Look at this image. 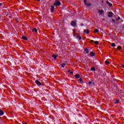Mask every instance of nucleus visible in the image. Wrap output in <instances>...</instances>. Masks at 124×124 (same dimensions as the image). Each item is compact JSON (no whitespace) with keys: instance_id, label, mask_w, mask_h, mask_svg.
<instances>
[{"instance_id":"1","label":"nucleus","mask_w":124,"mask_h":124,"mask_svg":"<svg viewBox=\"0 0 124 124\" xmlns=\"http://www.w3.org/2000/svg\"><path fill=\"white\" fill-rule=\"evenodd\" d=\"M53 5L54 6H60L61 5V2L58 0H57L55 1V2L54 3Z\"/></svg>"},{"instance_id":"2","label":"nucleus","mask_w":124,"mask_h":124,"mask_svg":"<svg viewBox=\"0 0 124 124\" xmlns=\"http://www.w3.org/2000/svg\"><path fill=\"white\" fill-rule=\"evenodd\" d=\"M35 83L38 86H42L43 85L42 83H41V82H40V81H39L38 80H36L35 81Z\"/></svg>"},{"instance_id":"3","label":"nucleus","mask_w":124,"mask_h":124,"mask_svg":"<svg viewBox=\"0 0 124 124\" xmlns=\"http://www.w3.org/2000/svg\"><path fill=\"white\" fill-rule=\"evenodd\" d=\"M113 13L112 12H108V17L109 18H111L113 16Z\"/></svg>"},{"instance_id":"4","label":"nucleus","mask_w":124,"mask_h":124,"mask_svg":"<svg viewBox=\"0 0 124 124\" xmlns=\"http://www.w3.org/2000/svg\"><path fill=\"white\" fill-rule=\"evenodd\" d=\"M107 4H108V6H109L110 7H112V6H113V4L110 3L109 1H107Z\"/></svg>"},{"instance_id":"5","label":"nucleus","mask_w":124,"mask_h":124,"mask_svg":"<svg viewBox=\"0 0 124 124\" xmlns=\"http://www.w3.org/2000/svg\"><path fill=\"white\" fill-rule=\"evenodd\" d=\"M98 12H99V14L100 15H102V14H103V12H104V11L103 10H98Z\"/></svg>"},{"instance_id":"6","label":"nucleus","mask_w":124,"mask_h":124,"mask_svg":"<svg viewBox=\"0 0 124 124\" xmlns=\"http://www.w3.org/2000/svg\"><path fill=\"white\" fill-rule=\"evenodd\" d=\"M71 24L73 26V27H75V26H76V23H75V21H72L71 23Z\"/></svg>"},{"instance_id":"7","label":"nucleus","mask_w":124,"mask_h":124,"mask_svg":"<svg viewBox=\"0 0 124 124\" xmlns=\"http://www.w3.org/2000/svg\"><path fill=\"white\" fill-rule=\"evenodd\" d=\"M84 32L85 33H86V34H89L90 33V31L88 30H84Z\"/></svg>"},{"instance_id":"8","label":"nucleus","mask_w":124,"mask_h":124,"mask_svg":"<svg viewBox=\"0 0 124 124\" xmlns=\"http://www.w3.org/2000/svg\"><path fill=\"white\" fill-rule=\"evenodd\" d=\"M51 12H53V11H54L55 10V6L53 5H51Z\"/></svg>"},{"instance_id":"9","label":"nucleus","mask_w":124,"mask_h":124,"mask_svg":"<svg viewBox=\"0 0 124 124\" xmlns=\"http://www.w3.org/2000/svg\"><path fill=\"white\" fill-rule=\"evenodd\" d=\"M90 55L91 57H94V56H95V54L92 51L90 52Z\"/></svg>"},{"instance_id":"10","label":"nucleus","mask_w":124,"mask_h":124,"mask_svg":"<svg viewBox=\"0 0 124 124\" xmlns=\"http://www.w3.org/2000/svg\"><path fill=\"white\" fill-rule=\"evenodd\" d=\"M32 31L33 32H37V29H36V28H33L32 30Z\"/></svg>"},{"instance_id":"11","label":"nucleus","mask_w":124,"mask_h":124,"mask_svg":"<svg viewBox=\"0 0 124 124\" xmlns=\"http://www.w3.org/2000/svg\"><path fill=\"white\" fill-rule=\"evenodd\" d=\"M52 58H53L54 60H57V58H58V55H52Z\"/></svg>"},{"instance_id":"12","label":"nucleus","mask_w":124,"mask_h":124,"mask_svg":"<svg viewBox=\"0 0 124 124\" xmlns=\"http://www.w3.org/2000/svg\"><path fill=\"white\" fill-rule=\"evenodd\" d=\"M3 114H4V112H3V111L2 110L0 109V116H2V115H3Z\"/></svg>"},{"instance_id":"13","label":"nucleus","mask_w":124,"mask_h":124,"mask_svg":"<svg viewBox=\"0 0 124 124\" xmlns=\"http://www.w3.org/2000/svg\"><path fill=\"white\" fill-rule=\"evenodd\" d=\"M22 38V39H24V40H28V38L25 36H23Z\"/></svg>"},{"instance_id":"14","label":"nucleus","mask_w":124,"mask_h":124,"mask_svg":"<svg viewBox=\"0 0 124 124\" xmlns=\"http://www.w3.org/2000/svg\"><path fill=\"white\" fill-rule=\"evenodd\" d=\"M84 51L86 52V54H89V49L88 48L84 49Z\"/></svg>"},{"instance_id":"15","label":"nucleus","mask_w":124,"mask_h":124,"mask_svg":"<svg viewBox=\"0 0 124 124\" xmlns=\"http://www.w3.org/2000/svg\"><path fill=\"white\" fill-rule=\"evenodd\" d=\"M94 45H98V44H99V42L97 41H95L94 42Z\"/></svg>"},{"instance_id":"16","label":"nucleus","mask_w":124,"mask_h":124,"mask_svg":"<svg viewBox=\"0 0 124 124\" xmlns=\"http://www.w3.org/2000/svg\"><path fill=\"white\" fill-rule=\"evenodd\" d=\"M75 78H80V75L79 74H76L75 76Z\"/></svg>"},{"instance_id":"17","label":"nucleus","mask_w":124,"mask_h":124,"mask_svg":"<svg viewBox=\"0 0 124 124\" xmlns=\"http://www.w3.org/2000/svg\"><path fill=\"white\" fill-rule=\"evenodd\" d=\"M98 31H99L98 29H95L94 31V33H97V32H98Z\"/></svg>"},{"instance_id":"18","label":"nucleus","mask_w":124,"mask_h":124,"mask_svg":"<svg viewBox=\"0 0 124 124\" xmlns=\"http://www.w3.org/2000/svg\"><path fill=\"white\" fill-rule=\"evenodd\" d=\"M77 38H78L79 40H81V39H82V37H81V36H80V35H78Z\"/></svg>"},{"instance_id":"19","label":"nucleus","mask_w":124,"mask_h":124,"mask_svg":"<svg viewBox=\"0 0 124 124\" xmlns=\"http://www.w3.org/2000/svg\"><path fill=\"white\" fill-rule=\"evenodd\" d=\"M110 63V62L108 61H105V64L107 65H108Z\"/></svg>"},{"instance_id":"20","label":"nucleus","mask_w":124,"mask_h":124,"mask_svg":"<svg viewBox=\"0 0 124 124\" xmlns=\"http://www.w3.org/2000/svg\"><path fill=\"white\" fill-rule=\"evenodd\" d=\"M91 70H93V71H95V68L94 67H93L91 68Z\"/></svg>"},{"instance_id":"21","label":"nucleus","mask_w":124,"mask_h":124,"mask_svg":"<svg viewBox=\"0 0 124 124\" xmlns=\"http://www.w3.org/2000/svg\"><path fill=\"white\" fill-rule=\"evenodd\" d=\"M66 64L65 63H62V65H61V66L62 67H64V66H65Z\"/></svg>"},{"instance_id":"22","label":"nucleus","mask_w":124,"mask_h":124,"mask_svg":"<svg viewBox=\"0 0 124 124\" xmlns=\"http://www.w3.org/2000/svg\"><path fill=\"white\" fill-rule=\"evenodd\" d=\"M115 46H116V44H115V43L111 44V47H115Z\"/></svg>"},{"instance_id":"23","label":"nucleus","mask_w":124,"mask_h":124,"mask_svg":"<svg viewBox=\"0 0 124 124\" xmlns=\"http://www.w3.org/2000/svg\"><path fill=\"white\" fill-rule=\"evenodd\" d=\"M117 49H118V50H121V49H122V46H118L117 47Z\"/></svg>"},{"instance_id":"24","label":"nucleus","mask_w":124,"mask_h":124,"mask_svg":"<svg viewBox=\"0 0 124 124\" xmlns=\"http://www.w3.org/2000/svg\"><path fill=\"white\" fill-rule=\"evenodd\" d=\"M78 81L81 83H82V82H83V79L80 78L79 79H78Z\"/></svg>"},{"instance_id":"25","label":"nucleus","mask_w":124,"mask_h":124,"mask_svg":"<svg viewBox=\"0 0 124 124\" xmlns=\"http://www.w3.org/2000/svg\"><path fill=\"white\" fill-rule=\"evenodd\" d=\"M114 103L115 104L119 103V100H116L114 101Z\"/></svg>"},{"instance_id":"26","label":"nucleus","mask_w":124,"mask_h":124,"mask_svg":"<svg viewBox=\"0 0 124 124\" xmlns=\"http://www.w3.org/2000/svg\"><path fill=\"white\" fill-rule=\"evenodd\" d=\"M119 20H121V17H118L117 18H116V21H119Z\"/></svg>"},{"instance_id":"27","label":"nucleus","mask_w":124,"mask_h":124,"mask_svg":"<svg viewBox=\"0 0 124 124\" xmlns=\"http://www.w3.org/2000/svg\"><path fill=\"white\" fill-rule=\"evenodd\" d=\"M94 41L92 40H90V43H91V44H93V43Z\"/></svg>"},{"instance_id":"28","label":"nucleus","mask_w":124,"mask_h":124,"mask_svg":"<svg viewBox=\"0 0 124 124\" xmlns=\"http://www.w3.org/2000/svg\"><path fill=\"white\" fill-rule=\"evenodd\" d=\"M112 22H114V23H116V20L114 18H112L111 20Z\"/></svg>"},{"instance_id":"29","label":"nucleus","mask_w":124,"mask_h":124,"mask_svg":"<svg viewBox=\"0 0 124 124\" xmlns=\"http://www.w3.org/2000/svg\"><path fill=\"white\" fill-rule=\"evenodd\" d=\"M76 33V31L75 30H74L73 31V33L74 35V34H75Z\"/></svg>"},{"instance_id":"30","label":"nucleus","mask_w":124,"mask_h":124,"mask_svg":"<svg viewBox=\"0 0 124 124\" xmlns=\"http://www.w3.org/2000/svg\"><path fill=\"white\" fill-rule=\"evenodd\" d=\"M84 2L85 5H86V4H87V1H86V0H84Z\"/></svg>"},{"instance_id":"31","label":"nucleus","mask_w":124,"mask_h":124,"mask_svg":"<svg viewBox=\"0 0 124 124\" xmlns=\"http://www.w3.org/2000/svg\"><path fill=\"white\" fill-rule=\"evenodd\" d=\"M86 5H87V6H91L92 5V4H87Z\"/></svg>"},{"instance_id":"32","label":"nucleus","mask_w":124,"mask_h":124,"mask_svg":"<svg viewBox=\"0 0 124 124\" xmlns=\"http://www.w3.org/2000/svg\"><path fill=\"white\" fill-rule=\"evenodd\" d=\"M92 81H89V82H88V83H89V85H92Z\"/></svg>"},{"instance_id":"33","label":"nucleus","mask_w":124,"mask_h":124,"mask_svg":"<svg viewBox=\"0 0 124 124\" xmlns=\"http://www.w3.org/2000/svg\"><path fill=\"white\" fill-rule=\"evenodd\" d=\"M112 80H113V81L114 82H115V81H116V79H115V78H113Z\"/></svg>"},{"instance_id":"34","label":"nucleus","mask_w":124,"mask_h":124,"mask_svg":"<svg viewBox=\"0 0 124 124\" xmlns=\"http://www.w3.org/2000/svg\"><path fill=\"white\" fill-rule=\"evenodd\" d=\"M22 124H27V123H26V122H23Z\"/></svg>"},{"instance_id":"35","label":"nucleus","mask_w":124,"mask_h":124,"mask_svg":"<svg viewBox=\"0 0 124 124\" xmlns=\"http://www.w3.org/2000/svg\"><path fill=\"white\" fill-rule=\"evenodd\" d=\"M122 67H123V68H124V65H122Z\"/></svg>"},{"instance_id":"36","label":"nucleus","mask_w":124,"mask_h":124,"mask_svg":"<svg viewBox=\"0 0 124 124\" xmlns=\"http://www.w3.org/2000/svg\"><path fill=\"white\" fill-rule=\"evenodd\" d=\"M70 73L71 74H73V72H71Z\"/></svg>"},{"instance_id":"37","label":"nucleus","mask_w":124,"mask_h":124,"mask_svg":"<svg viewBox=\"0 0 124 124\" xmlns=\"http://www.w3.org/2000/svg\"><path fill=\"white\" fill-rule=\"evenodd\" d=\"M92 85H94V82H92Z\"/></svg>"},{"instance_id":"38","label":"nucleus","mask_w":124,"mask_h":124,"mask_svg":"<svg viewBox=\"0 0 124 124\" xmlns=\"http://www.w3.org/2000/svg\"><path fill=\"white\" fill-rule=\"evenodd\" d=\"M102 2L103 3L104 2V0H102Z\"/></svg>"},{"instance_id":"39","label":"nucleus","mask_w":124,"mask_h":124,"mask_svg":"<svg viewBox=\"0 0 124 124\" xmlns=\"http://www.w3.org/2000/svg\"><path fill=\"white\" fill-rule=\"evenodd\" d=\"M68 72H70V73L71 72H70V70H68Z\"/></svg>"},{"instance_id":"40","label":"nucleus","mask_w":124,"mask_h":124,"mask_svg":"<svg viewBox=\"0 0 124 124\" xmlns=\"http://www.w3.org/2000/svg\"><path fill=\"white\" fill-rule=\"evenodd\" d=\"M1 4H2L0 3V6H1Z\"/></svg>"},{"instance_id":"41","label":"nucleus","mask_w":124,"mask_h":124,"mask_svg":"<svg viewBox=\"0 0 124 124\" xmlns=\"http://www.w3.org/2000/svg\"><path fill=\"white\" fill-rule=\"evenodd\" d=\"M112 78H114V76H111Z\"/></svg>"},{"instance_id":"42","label":"nucleus","mask_w":124,"mask_h":124,"mask_svg":"<svg viewBox=\"0 0 124 124\" xmlns=\"http://www.w3.org/2000/svg\"><path fill=\"white\" fill-rule=\"evenodd\" d=\"M122 124H124V122H123V123H122Z\"/></svg>"},{"instance_id":"43","label":"nucleus","mask_w":124,"mask_h":124,"mask_svg":"<svg viewBox=\"0 0 124 124\" xmlns=\"http://www.w3.org/2000/svg\"><path fill=\"white\" fill-rule=\"evenodd\" d=\"M123 28H124V26H123Z\"/></svg>"}]
</instances>
